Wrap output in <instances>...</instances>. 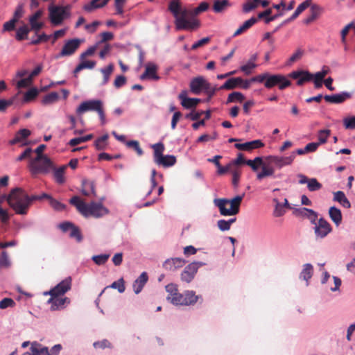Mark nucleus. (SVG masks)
I'll return each mask as SVG.
<instances>
[{"mask_svg":"<svg viewBox=\"0 0 355 355\" xmlns=\"http://www.w3.org/2000/svg\"><path fill=\"white\" fill-rule=\"evenodd\" d=\"M209 8L207 2H202L193 10L182 6L180 0H171L168 10L175 17V28L178 30H195L200 26V21L192 16L206 11Z\"/></svg>","mask_w":355,"mask_h":355,"instance_id":"nucleus-1","label":"nucleus"},{"mask_svg":"<svg viewBox=\"0 0 355 355\" xmlns=\"http://www.w3.org/2000/svg\"><path fill=\"white\" fill-rule=\"evenodd\" d=\"M9 206L17 214L26 215L29 208L28 194L21 188L12 189L8 195H4Z\"/></svg>","mask_w":355,"mask_h":355,"instance_id":"nucleus-2","label":"nucleus"},{"mask_svg":"<svg viewBox=\"0 0 355 355\" xmlns=\"http://www.w3.org/2000/svg\"><path fill=\"white\" fill-rule=\"evenodd\" d=\"M243 195L236 196L232 199L216 198L214 204L219 209L220 215L224 216H235L239 212V207Z\"/></svg>","mask_w":355,"mask_h":355,"instance_id":"nucleus-3","label":"nucleus"},{"mask_svg":"<svg viewBox=\"0 0 355 355\" xmlns=\"http://www.w3.org/2000/svg\"><path fill=\"white\" fill-rule=\"evenodd\" d=\"M52 168L53 163L48 157H36L29 163V168L33 175L38 173H46Z\"/></svg>","mask_w":355,"mask_h":355,"instance_id":"nucleus-4","label":"nucleus"},{"mask_svg":"<svg viewBox=\"0 0 355 355\" xmlns=\"http://www.w3.org/2000/svg\"><path fill=\"white\" fill-rule=\"evenodd\" d=\"M109 214V210L101 202H91L87 204L83 216L87 218L92 216L96 218H101Z\"/></svg>","mask_w":355,"mask_h":355,"instance_id":"nucleus-5","label":"nucleus"},{"mask_svg":"<svg viewBox=\"0 0 355 355\" xmlns=\"http://www.w3.org/2000/svg\"><path fill=\"white\" fill-rule=\"evenodd\" d=\"M49 11L50 21L55 26L62 24L69 16L68 8L64 6H50Z\"/></svg>","mask_w":355,"mask_h":355,"instance_id":"nucleus-6","label":"nucleus"},{"mask_svg":"<svg viewBox=\"0 0 355 355\" xmlns=\"http://www.w3.org/2000/svg\"><path fill=\"white\" fill-rule=\"evenodd\" d=\"M83 42V40L78 38H74L67 40L60 52L55 56V58H60L62 57H67L73 55L80 47V44Z\"/></svg>","mask_w":355,"mask_h":355,"instance_id":"nucleus-7","label":"nucleus"},{"mask_svg":"<svg viewBox=\"0 0 355 355\" xmlns=\"http://www.w3.org/2000/svg\"><path fill=\"white\" fill-rule=\"evenodd\" d=\"M205 263L200 261H194L185 267L181 274V279L187 283L191 282L198 272L200 267L205 266Z\"/></svg>","mask_w":355,"mask_h":355,"instance_id":"nucleus-8","label":"nucleus"},{"mask_svg":"<svg viewBox=\"0 0 355 355\" xmlns=\"http://www.w3.org/2000/svg\"><path fill=\"white\" fill-rule=\"evenodd\" d=\"M295 158V153H291L289 156L282 157V156H268L266 157V161L269 164L274 165L278 168H281L283 166L290 165Z\"/></svg>","mask_w":355,"mask_h":355,"instance_id":"nucleus-9","label":"nucleus"},{"mask_svg":"<svg viewBox=\"0 0 355 355\" xmlns=\"http://www.w3.org/2000/svg\"><path fill=\"white\" fill-rule=\"evenodd\" d=\"M103 107V102L101 100H89L83 101L76 109L78 114H82L86 112H98Z\"/></svg>","mask_w":355,"mask_h":355,"instance_id":"nucleus-10","label":"nucleus"},{"mask_svg":"<svg viewBox=\"0 0 355 355\" xmlns=\"http://www.w3.org/2000/svg\"><path fill=\"white\" fill-rule=\"evenodd\" d=\"M210 83L202 76L193 78L190 82V91L192 94L198 95L207 89Z\"/></svg>","mask_w":355,"mask_h":355,"instance_id":"nucleus-11","label":"nucleus"},{"mask_svg":"<svg viewBox=\"0 0 355 355\" xmlns=\"http://www.w3.org/2000/svg\"><path fill=\"white\" fill-rule=\"evenodd\" d=\"M71 287V278L67 277L55 287L51 289L49 292H46L45 295H50L51 296H60L64 295Z\"/></svg>","mask_w":355,"mask_h":355,"instance_id":"nucleus-12","label":"nucleus"},{"mask_svg":"<svg viewBox=\"0 0 355 355\" xmlns=\"http://www.w3.org/2000/svg\"><path fill=\"white\" fill-rule=\"evenodd\" d=\"M331 232V227L330 224L324 218H320L314 227V232L316 238L323 239Z\"/></svg>","mask_w":355,"mask_h":355,"instance_id":"nucleus-13","label":"nucleus"},{"mask_svg":"<svg viewBox=\"0 0 355 355\" xmlns=\"http://www.w3.org/2000/svg\"><path fill=\"white\" fill-rule=\"evenodd\" d=\"M289 77L293 79H297V85L302 86L305 82L313 79V76L307 71H294L289 74Z\"/></svg>","mask_w":355,"mask_h":355,"instance_id":"nucleus-14","label":"nucleus"},{"mask_svg":"<svg viewBox=\"0 0 355 355\" xmlns=\"http://www.w3.org/2000/svg\"><path fill=\"white\" fill-rule=\"evenodd\" d=\"M297 176L299 178V183L301 184H306L310 191H318L322 188V184L315 178H308L302 174H299Z\"/></svg>","mask_w":355,"mask_h":355,"instance_id":"nucleus-15","label":"nucleus"},{"mask_svg":"<svg viewBox=\"0 0 355 355\" xmlns=\"http://www.w3.org/2000/svg\"><path fill=\"white\" fill-rule=\"evenodd\" d=\"M352 97V94L348 92H343L333 95H325L324 100L331 103L340 104Z\"/></svg>","mask_w":355,"mask_h":355,"instance_id":"nucleus-16","label":"nucleus"},{"mask_svg":"<svg viewBox=\"0 0 355 355\" xmlns=\"http://www.w3.org/2000/svg\"><path fill=\"white\" fill-rule=\"evenodd\" d=\"M185 263L184 259L176 257L166 259L162 266L166 270L174 271L182 268Z\"/></svg>","mask_w":355,"mask_h":355,"instance_id":"nucleus-17","label":"nucleus"},{"mask_svg":"<svg viewBox=\"0 0 355 355\" xmlns=\"http://www.w3.org/2000/svg\"><path fill=\"white\" fill-rule=\"evenodd\" d=\"M187 96V92L185 90L182 91L178 96V98L181 100V105L187 109L196 107L201 101L200 98H188Z\"/></svg>","mask_w":355,"mask_h":355,"instance_id":"nucleus-18","label":"nucleus"},{"mask_svg":"<svg viewBox=\"0 0 355 355\" xmlns=\"http://www.w3.org/2000/svg\"><path fill=\"white\" fill-rule=\"evenodd\" d=\"M157 67L153 63H148L146 65V69L143 74L141 75L140 79H151L154 80H158L159 79V76L157 74Z\"/></svg>","mask_w":355,"mask_h":355,"instance_id":"nucleus-19","label":"nucleus"},{"mask_svg":"<svg viewBox=\"0 0 355 355\" xmlns=\"http://www.w3.org/2000/svg\"><path fill=\"white\" fill-rule=\"evenodd\" d=\"M59 296H51L48 300V303L51 304V309L53 311L62 309L64 308L65 304H69L70 300L67 297H58Z\"/></svg>","mask_w":355,"mask_h":355,"instance_id":"nucleus-20","label":"nucleus"},{"mask_svg":"<svg viewBox=\"0 0 355 355\" xmlns=\"http://www.w3.org/2000/svg\"><path fill=\"white\" fill-rule=\"evenodd\" d=\"M42 15V11L39 10L29 17L31 29L34 31L36 33L44 26V23L38 21V19Z\"/></svg>","mask_w":355,"mask_h":355,"instance_id":"nucleus-21","label":"nucleus"},{"mask_svg":"<svg viewBox=\"0 0 355 355\" xmlns=\"http://www.w3.org/2000/svg\"><path fill=\"white\" fill-rule=\"evenodd\" d=\"M264 146L263 143L259 140H254L243 144H236L235 148L240 150H251L252 149L259 148Z\"/></svg>","mask_w":355,"mask_h":355,"instance_id":"nucleus-22","label":"nucleus"},{"mask_svg":"<svg viewBox=\"0 0 355 355\" xmlns=\"http://www.w3.org/2000/svg\"><path fill=\"white\" fill-rule=\"evenodd\" d=\"M148 279V277L147 272H143L139 277L135 280L132 287L135 294H139L142 291Z\"/></svg>","mask_w":355,"mask_h":355,"instance_id":"nucleus-23","label":"nucleus"},{"mask_svg":"<svg viewBox=\"0 0 355 355\" xmlns=\"http://www.w3.org/2000/svg\"><path fill=\"white\" fill-rule=\"evenodd\" d=\"M81 193L85 196H96L94 182L83 180L82 182Z\"/></svg>","mask_w":355,"mask_h":355,"instance_id":"nucleus-24","label":"nucleus"},{"mask_svg":"<svg viewBox=\"0 0 355 355\" xmlns=\"http://www.w3.org/2000/svg\"><path fill=\"white\" fill-rule=\"evenodd\" d=\"M274 175L275 168L267 162L266 164L262 165L261 171L257 173V179L261 180L267 177H272Z\"/></svg>","mask_w":355,"mask_h":355,"instance_id":"nucleus-25","label":"nucleus"},{"mask_svg":"<svg viewBox=\"0 0 355 355\" xmlns=\"http://www.w3.org/2000/svg\"><path fill=\"white\" fill-rule=\"evenodd\" d=\"M257 53L252 54L248 62L240 67V70L246 75L250 74L252 73V70L257 67V65L255 64V61L257 60Z\"/></svg>","mask_w":355,"mask_h":355,"instance_id":"nucleus-26","label":"nucleus"},{"mask_svg":"<svg viewBox=\"0 0 355 355\" xmlns=\"http://www.w3.org/2000/svg\"><path fill=\"white\" fill-rule=\"evenodd\" d=\"M222 158L220 155H216L212 158H209L207 161L211 162L216 165L218 168V173L220 175L224 174L225 173L231 170V165L228 164L226 166H222L219 162V159Z\"/></svg>","mask_w":355,"mask_h":355,"instance_id":"nucleus-27","label":"nucleus"},{"mask_svg":"<svg viewBox=\"0 0 355 355\" xmlns=\"http://www.w3.org/2000/svg\"><path fill=\"white\" fill-rule=\"evenodd\" d=\"M241 81L242 78L241 77L229 78L223 85L220 86V89L230 90L240 87V83Z\"/></svg>","mask_w":355,"mask_h":355,"instance_id":"nucleus-28","label":"nucleus"},{"mask_svg":"<svg viewBox=\"0 0 355 355\" xmlns=\"http://www.w3.org/2000/svg\"><path fill=\"white\" fill-rule=\"evenodd\" d=\"M31 134V132L26 128L21 129L16 132L15 137L9 141L10 144L14 145L19 142L22 141L24 139L28 137Z\"/></svg>","mask_w":355,"mask_h":355,"instance_id":"nucleus-29","label":"nucleus"},{"mask_svg":"<svg viewBox=\"0 0 355 355\" xmlns=\"http://www.w3.org/2000/svg\"><path fill=\"white\" fill-rule=\"evenodd\" d=\"M323 9L318 5L311 6V15L304 19V23L309 24L316 19L322 12Z\"/></svg>","mask_w":355,"mask_h":355,"instance_id":"nucleus-30","label":"nucleus"},{"mask_svg":"<svg viewBox=\"0 0 355 355\" xmlns=\"http://www.w3.org/2000/svg\"><path fill=\"white\" fill-rule=\"evenodd\" d=\"M184 306L193 305L199 299H201L200 295H196L193 291H187L184 293Z\"/></svg>","mask_w":355,"mask_h":355,"instance_id":"nucleus-31","label":"nucleus"},{"mask_svg":"<svg viewBox=\"0 0 355 355\" xmlns=\"http://www.w3.org/2000/svg\"><path fill=\"white\" fill-rule=\"evenodd\" d=\"M154 150V161L155 162H162L164 159L163 152L164 150V146L162 143L159 142L152 146Z\"/></svg>","mask_w":355,"mask_h":355,"instance_id":"nucleus-32","label":"nucleus"},{"mask_svg":"<svg viewBox=\"0 0 355 355\" xmlns=\"http://www.w3.org/2000/svg\"><path fill=\"white\" fill-rule=\"evenodd\" d=\"M329 217L336 226L342 222V214L339 209L336 207H331L329 210Z\"/></svg>","mask_w":355,"mask_h":355,"instance_id":"nucleus-33","label":"nucleus"},{"mask_svg":"<svg viewBox=\"0 0 355 355\" xmlns=\"http://www.w3.org/2000/svg\"><path fill=\"white\" fill-rule=\"evenodd\" d=\"M257 21V19L255 17H251L246 20L233 34L234 37L238 36L239 35L246 31L250 27H252Z\"/></svg>","mask_w":355,"mask_h":355,"instance_id":"nucleus-34","label":"nucleus"},{"mask_svg":"<svg viewBox=\"0 0 355 355\" xmlns=\"http://www.w3.org/2000/svg\"><path fill=\"white\" fill-rule=\"evenodd\" d=\"M30 350L34 352V355H50L48 347H42L37 342L31 343Z\"/></svg>","mask_w":355,"mask_h":355,"instance_id":"nucleus-35","label":"nucleus"},{"mask_svg":"<svg viewBox=\"0 0 355 355\" xmlns=\"http://www.w3.org/2000/svg\"><path fill=\"white\" fill-rule=\"evenodd\" d=\"M334 200L338 202L342 206L345 208H349L351 203L346 198L343 191H338L334 193Z\"/></svg>","mask_w":355,"mask_h":355,"instance_id":"nucleus-36","label":"nucleus"},{"mask_svg":"<svg viewBox=\"0 0 355 355\" xmlns=\"http://www.w3.org/2000/svg\"><path fill=\"white\" fill-rule=\"evenodd\" d=\"M109 0H92L89 3L84 6V10L91 12L94 9L105 6Z\"/></svg>","mask_w":355,"mask_h":355,"instance_id":"nucleus-37","label":"nucleus"},{"mask_svg":"<svg viewBox=\"0 0 355 355\" xmlns=\"http://www.w3.org/2000/svg\"><path fill=\"white\" fill-rule=\"evenodd\" d=\"M230 3L228 0H214L213 10L216 13L225 11Z\"/></svg>","mask_w":355,"mask_h":355,"instance_id":"nucleus-38","label":"nucleus"},{"mask_svg":"<svg viewBox=\"0 0 355 355\" xmlns=\"http://www.w3.org/2000/svg\"><path fill=\"white\" fill-rule=\"evenodd\" d=\"M311 2H312L311 0H306L304 2H302V3H300L297 7L296 10L293 12V14L292 15L291 18L288 19L286 21H289L296 19L300 15V14H301L305 9H306L307 8H309V6H311Z\"/></svg>","mask_w":355,"mask_h":355,"instance_id":"nucleus-39","label":"nucleus"},{"mask_svg":"<svg viewBox=\"0 0 355 355\" xmlns=\"http://www.w3.org/2000/svg\"><path fill=\"white\" fill-rule=\"evenodd\" d=\"M313 272V266L311 263H306L303 266V269L300 273V277L306 282L311 278ZM308 285V283H306Z\"/></svg>","mask_w":355,"mask_h":355,"instance_id":"nucleus-40","label":"nucleus"},{"mask_svg":"<svg viewBox=\"0 0 355 355\" xmlns=\"http://www.w3.org/2000/svg\"><path fill=\"white\" fill-rule=\"evenodd\" d=\"M272 12V10L270 8L264 10L263 12H259L258 14V18L259 19H264L266 24H269L270 21H274L278 17L281 16V14H277L275 15H270Z\"/></svg>","mask_w":355,"mask_h":355,"instance_id":"nucleus-41","label":"nucleus"},{"mask_svg":"<svg viewBox=\"0 0 355 355\" xmlns=\"http://www.w3.org/2000/svg\"><path fill=\"white\" fill-rule=\"evenodd\" d=\"M67 168L66 166H62L54 170L53 175L57 183L62 184L65 182L64 171Z\"/></svg>","mask_w":355,"mask_h":355,"instance_id":"nucleus-42","label":"nucleus"},{"mask_svg":"<svg viewBox=\"0 0 355 355\" xmlns=\"http://www.w3.org/2000/svg\"><path fill=\"white\" fill-rule=\"evenodd\" d=\"M279 80V74L270 75V73H268V78H266V81L264 83V85L266 88L270 89L274 86H276Z\"/></svg>","mask_w":355,"mask_h":355,"instance_id":"nucleus-43","label":"nucleus"},{"mask_svg":"<svg viewBox=\"0 0 355 355\" xmlns=\"http://www.w3.org/2000/svg\"><path fill=\"white\" fill-rule=\"evenodd\" d=\"M236 220V218H232L227 220L223 219L219 220L217 222L218 227L220 231H227L230 229L231 225L234 223Z\"/></svg>","mask_w":355,"mask_h":355,"instance_id":"nucleus-44","label":"nucleus"},{"mask_svg":"<svg viewBox=\"0 0 355 355\" xmlns=\"http://www.w3.org/2000/svg\"><path fill=\"white\" fill-rule=\"evenodd\" d=\"M70 203L74 205L81 214H83L87 205V203L81 200L78 196H73L70 200Z\"/></svg>","mask_w":355,"mask_h":355,"instance_id":"nucleus-45","label":"nucleus"},{"mask_svg":"<svg viewBox=\"0 0 355 355\" xmlns=\"http://www.w3.org/2000/svg\"><path fill=\"white\" fill-rule=\"evenodd\" d=\"M184 293H174L172 297H167V300L175 305H184Z\"/></svg>","mask_w":355,"mask_h":355,"instance_id":"nucleus-46","label":"nucleus"},{"mask_svg":"<svg viewBox=\"0 0 355 355\" xmlns=\"http://www.w3.org/2000/svg\"><path fill=\"white\" fill-rule=\"evenodd\" d=\"M31 28H28L27 25H24L19 27L16 33V39L19 41H21L27 37L28 33L30 32Z\"/></svg>","mask_w":355,"mask_h":355,"instance_id":"nucleus-47","label":"nucleus"},{"mask_svg":"<svg viewBox=\"0 0 355 355\" xmlns=\"http://www.w3.org/2000/svg\"><path fill=\"white\" fill-rule=\"evenodd\" d=\"M113 69L114 66L112 64H110L107 67L101 69V72L103 74V80L102 82L103 85H106L108 83Z\"/></svg>","mask_w":355,"mask_h":355,"instance_id":"nucleus-48","label":"nucleus"},{"mask_svg":"<svg viewBox=\"0 0 355 355\" xmlns=\"http://www.w3.org/2000/svg\"><path fill=\"white\" fill-rule=\"evenodd\" d=\"M176 162V158L173 155H164V159L162 162H155L158 165L164 167H169L173 166Z\"/></svg>","mask_w":355,"mask_h":355,"instance_id":"nucleus-49","label":"nucleus"},{"mask_svg":"<svg viewBox=\"0 0 355 355\" xmlns=\"http://www.w3.org/2000/svg\"><path fill=\"white\" fill-rule=\"evenodd\" d=\"M93 137V135H87L86 136H84V137H77V138H73V139H71L68 144L70 146H76L81 143H84V142H86V141H89L90 139H92Z\"/></svg>","mask_w":355,"mask_h":355,"instance_id":"nucleus-50","label":"nucleus"},{"mask_svg":"<svg viewBox=\"0 0 355 355\" xmlns=\"http://www.w3.org/2000/svg\"><path fill=\"white\" fill-rule=\"evenodd\" d=\"M304 53V50L301 49H297L296 51L288 60L286 64L291 66L294 62L300 60L302 58Z\"/></svg>","mask_w":355,"mask_h":355,"instance_id":"nucleus-51","label":"nucleus"},{"mask_svg":"<svg viewBox=\"0 0 355 355\" xmlns=\"http://www.w3.org/2000/svg\"><path fill=\"white\" fill-rule=\"evenodd\" d=\"M10 265L11 262L8 253L3 251L0 255V268H8Z\"/></svg>","mask_w":355,"mask_h":355,"instance_id":"nucleus-52","label":"nucleus"},{"mask_svg":"<svg viewBox=\"0 0 355 355\" xmlns=\"http://www.w3.org/2000/svg\"><path fill=\"white\" fill-rule=\"evenodd\" d=\"M108 139V135L105 134L102 137L98 138L95 141V147L97 150H101L105 148L107 146V140Z\"/></svg>","mask_w":355,"mask_h":355,"instance_id":"nucleus-53","label":"nucleus"},{"mask_svg":"<svg viewBox=\"0 0 355 355\" xmlns=\"http://www.w3.org/2000/svg\"><path fill=\"white\" fill-rule=\"evenodd\" d=\"M245 99L244 95L239 92H234L229 94L227 103L239 102L241 103Z\"/></svg>","mask_w":355,"mask_h":355,"instance_id":"nucleus-54","label":"nucleus"},{"mask_svg":"<svg viewBox=\"0 0 355 355\" xmlns=\"http://www.w3.org/2000/svg\"><path fill=\"white\" fill-rule=\"evenodd\" d=\"M273 202L275 203V207L274 209L273 214L275 217H280L285 214V209L282 204L279 202L277 198L273 199Z\"/></svg>","mask_w":355,"mask_h":355,"instance_id":"nucleus-55","label":"nucleus"},{"mask_svg":"<svg viewBox=\"0 0 355 355\" xmlns=\"http://www.w3.org/2000/svg\"><path fill=\"white\" fill-rule=\"evenodd\" d=\"M109 257V254H101L98 255H94L92 257V259L96 264L101 266L105 264L108 260Z\"/></svg>","mask_w":355,"mask_h":355,"instance_id":"nucleus-56","label":"nucleus"},{"mask_svg":"<svg viewBox=\"0 0 355 355\" xmlns=\"http://www.w3.org/2000/svg\"><path fill=\"white\" fill-rule=\"evenodd\" d=\"M311 213H313V209H307L305 207L297 208V209H295L293 211V214L296 216H300V217L306 218H308V216H309V214Z\"/></svg>","mask_w":355,"mask_h":355,"instance_id":"nucleus-57","label":"nucleus"},{"mask_svg":"<svg viewBox=\"0 0 355 355\" xmlns=\"http://www.w3.org/2000/svg\"><path fill=\"white\" fill-rule=\"evenodd\" d=\"M331 131L329 130H320L318 132V137L319 145L325 144L327 141L329 136L330 135Z\"/></svg>","mask_w":355,"mask_h":355,"instance_id":"nucleus-58","label":"nucleus"},{"mask_svg":"<svg viewBox=\"0 0 355 355\" xmlns=\"http://www.w3.org/2000/svg\"><path fill=\"white\" fill-rule=\"evenodd\" d=\"M59 98L58 94L57 92H51L50 94L46 95L43 100L42 103L45 105L51 104L55 102Z\"/></svg>","mask_w":355,"mask_h":355,"instance_id":"nucleus-59","label":"nucleus"},{"mask_svg":"<svg viewBox=\"0 0 355 355\" xmlns=\"http://www.w3.org/2000/svg\"><path fill=\"white\" fill-rule=\"evenodd\" d=\"M343 125L346 129H355V116H348L343 119Z\"/></svg>","mask_w":355,"mask_h":355,"instance_id":"nucleus-60","label":"nucleus"},{"mask_svg":"<svg viewBox=\"0 0 355 355\" xmlns=\"http://www.w3.org/2000/svg\"><path fill=\"white\" fill-rule=\"evenodd\" d=\"M279 79L277 86L280 90H283L291 85V82L283 75L279 74Z\"/></svg>","mask_w":355,"mask_h":355,"instance_id":"nucleus-61","label":"nucleus"},{"mask_svg":"<svg viewBox=\"0 0 355 355\" xmlns=\"http://www.w3.org/2000/svg\"><path fill=\"white\" fill-rule=\"evenodd\" d=\"M232 175V184L234 186H237L239 182L240 175H241V170L238 168H231V170H229Z\"/></svg>","mask_w":355,"mask_h":355,"instance_id":"nucleus-62","label":"nucleus"},{"mask_svg":"<svg viewBox=\"0 0 355 355\" xmlns=\"http://www.w3.org/2000/svg\"><path fill=\"white\" fill-rule=\"evenodd\" d=\"M125 145L128 148H134V150L137 152L138 155L141 156L143 155L144 152H143L142 149L140 148L139 144L137 141L132 140V141H126Z\"/></svg>","mask_w":355,"mask_h":355,"instance_id":"nucleus-63","label":"nucleus"},{"mask_svg":"<svg viewBox=\"0 0 355 355\" xmlns=\"http://www.w3.org/2000/svg\"><path fill=\"white\" fill-rule=\"evenodd\" d=\"M38 94V91L36 88H32L26 92L24 96V101L28 102L32 99L35 98Z\"/></svg>","mask_w":355,"mask_h":355,"instance_id":"nucleus-64","label":"nucleus"}]
</instances>
